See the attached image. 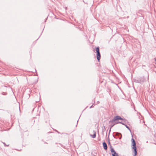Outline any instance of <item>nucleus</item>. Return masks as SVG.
Instances as JSON below:
<instances>
[{
  "instance_id": "f257e3e1",
  "label": "nucleus",
  "mask_w": 156,
  "mask_h": 156,
  "mask_svg": "<svg viewBox=\"0 0 156 156\" xmlns=\"http://www.w3.org/2000/svg\"><path fill=\"white\" fill-rule=\"evenodd\" d=\"M123 119L121 117L119 116H116L114 117L113 119L111 121H110L109 122L110 123L111 122L113 124L112 125H111L110 126V129L115 125L117 124H118V123H116V121L118 120H122Z\"/></svg>"
},
{
  "instance_id": "f03ea898",
  "label": "nucleus",
  "mask_w": 156,
  "mask_h": 156,
  "mask_svg": "<svg viewBox=\"0 0 156 156\" xmlns=\"http://www.w3.org/2000/svg\"><path fill=\"white\" fill-rule=\"evenodd\" d=\"M96 52L97 53V58L98 60L99 61L101 58V55L99 51V47H98L95 49Z\"/></svg>"
},
{
  "instance_id": "7ed1b4c3",
  "label": "nucleus",
  "mask_w": 156,
  "mask_h": 156,
  "mask_svg": "<svg viewBox=\"0 0 156 156\" xmlns=\"http://www.w3.org/2000/svg\"><path fill=\"white\" fill-rule=\"evenodd\" d=\"M144 80V76L137 78V79L135 80V81L136 82L141 84L143 83Z\"/></svg>"
},
{
  "instance_id": "20e7f679",
  "label": "nucleus",
  "mask_w": 156,
  "mask_h": 156,
  "mask_svg": "<svg viewBox=\"0 0 156 156\" xmlns=\"http://www.w3.org/2000/svg\"><path fill=\"white\" fill-rule=\"evenodd\" d=\"M110 148H111V151L112 153V156H118V154L115 152L113 148L112 147L111 145Z\"/></svg>"
},
{
  "instance_id": "39448f33",
  "label": "nucleus",
  "mask_w": 156,
  "mask_h": 156,
  "mask_svg": "<svg viewBox=\"0 0 156 156\" xmlns=\"http://www.w3.org/2000/svg\"><path fill=\"white\" fill-rule=\"evenodd\" d=\"M132 149L133 150V152L134 153V156H136L137 154L136 145L132 146Z\"/></svg>"
},
{
  "instance_id": "423d86ee",
  "label": "nucleus",
  "mask_w": 156,
  "mask_h": 156,
  "mask_svg": "<svg viewBox=\"0 0 156 156\" xmlns=\"http://www.w3.org/2000/svg\"><path fill=\"white\" fill-rule=\"evenodd\" d=\"M103 145L104 149L105 150H107L108 148V147L106 143L105 142H104L103 143Z\"/></svg>"
},
{
  "instance_id": "0eeeda50",
  "label": "nucleus",
  "mask_w": 156,
  "mask_h": 156,
  "mask_svg": "<svg viewBox=\"0 0 156 156\" xmlns=\"http://www.w3.org/2000/svg\"><path fill=\"white\" fill-rule=\"evenodd\" d=\"M131 141L132 143V146L136 145L135 141L133 138H132L131 139Z\"/></svg>"
},
{
  "instance_id": "6e6552de",
  "label": "nucleus",
  "mask_w": 156,
  "mask_h": 156,
  "mask_svg": "<svg viewBox=\"0 0 156 156\" xmlns=\"http://www.w3.org/2000/svg\"><path fill=\"white\" fill-rule=\"evenodd\" d=\"M93 132L94 133V134L93 135H91L90 136L92 137V138H95L96 137V133L94 131H93Z\"/></svg>"
},
{
  "instance_id": "1a4fd4ad",
  "label": "nucleus",
  "mask_w": 156,
  "mask_h": 156,
  "mask_svg": "<svg viewBox=\"0 0 156 156\" xmlns=\"http://www.w3.org/2000/svg\"><path fill=\"white\" fill-rule=\"evenodd\" d=\"M125 126L129 130L130 132H131V130L129 126H128L127 125H125Z\"/></svg>"
},
{
  "instance_id": "9d476101",
  "label": "nucleus",
  "mask_w": 156,
  "mask_h": 156,
  "mask_svg": "<svg viewBox=\"0 0 156 156\" xmlns=\"http://www.w3.org/2000/svg\"><path fill=\"white\" fill-rule=\"evenodd\" d=\"M2 143L3 144H4L5 147L9 146V144H8V145L6 144H5L4 142H2Z\"/></svg>"
},
{
  "instance_id": "9b49d317",
  "label": "nucleus",
  "mask_w": 156,
  "mask_h": 156,
  "mask_svg": "<svg viewBox=\"0 0 156 156\" xmlns=\"http://www.w3.org/2000/svg\"><path fill=\"white\" fill-rule=\"evenodd\" d=\"M117 123H121L123 125H124L125 126V125H126L124 123H122V122H117Z\"/></svg>"
},
{
  "instance_id": "f8f14e48",
  "label": "nucleus",
  "mask_w": 156,
  "mask_h": 156,
  "mask_svg": "<svg viewBox=\"0 0 156 156\" xmlns=\"http://www.w3.org/2000/svg\"><path fill=\"white\" fill-rule=\"evenodd\" d=\"M121 134L120 133H116V135H121Z\"/></svg>"
},
{
  "instance_id": "ddd939ff",
  "label": "nucleus",
  "mask_w": 156,
  "mask_h": 156,
  "mask_svg": "<svg viewBox=\"0 0 156 156\" xmlns=\"http://www.w3.org/2000/svg\"><path fill=\"white\" fill-rule=\"evenodd\" d=\"M93 105H94V104H93L92 105H91V106H90V108H92L93 107H94V106H93Z\"/></svg>"
},
{
  "instance_id": "4468645a",
  "label": "nucleus",
  "mask_w": 156,
  "mask_h": 156,
  "mask_svg": "<svg viewBox=\"0 0 156 156\" xmlns=\"http://www.w3.org/2000/svg\"><path fill=\"white\" fill-rule=\"evenodd\" d=\"M111 129H110H110H109V133H110V132H111Z\"/></svg>"
},
{
  "instance_id": "2eb2a0df",
  "label": "nucleus",
  "mask_w": 156,
  "mask_h": 156,
  "mask_svg": "<svg viewBox=\"0 0 156 156\" xmlns=\"http://www.w3.org/2000/svg\"><path fill=\"white\" fill-rule=\"evenodd\" d=\"M97 103H98V104L99 103V101H98L97 102Z\"/></svg>"
},
{
  "instance_id": "dca6fc26",
  "label": "nucleus",
  "mask_w": 156,
  "mask_h": 156,
  "mask_svg": "<svg viewBox=\"0 0 156 156\" xmlns=\"http://www.w3.org/2000/svg\"><path fill=\"white\" fill-rule=\"evenodd\" d=\"M108 143L109 144H110V142L109 141V142H108Z\"/></svg>"
},
{
  "instance_id": "f3484780",
  "label": "nucleus",
  "mask_w": 156,
  "mask_h": 156,
  "mask_svg": "<svg viewBox=\"0 0 156 156\" xmlns=\"http://www.w3.org/2000/svg\"><path fill=\"white\" fill-rule=\"evenodd\" d=\"M78 120H77V122H78Z\"/></svg>"
},
{
  "instance_id": "a211bd4d",
  "label": "nucleus",
  "mask_w": 156,
  "mask_h": 156,
  "mask_svg": "<svg viewBox=\"0 0 156 156\" xmlns=\"http://www.w3.org/2000/svg\"><path fill=\"white\" fill-rule=\"evenodd\" d=\"M155 61L156 62V58H155Z\"/></svg>"
},
{
  "instance_id": "6ab92c4d",
  "label": "nucleus",
  "mask_w": 156,
  "mask_h": 156,
  "mask_svg": "<svg viewBox=\"0 0 156 156\" xmlns=\"http://www.w3.org/2000/svg\"><path fill=\"white\" fill-rule=\"evenodd\" d=\"M121 138V137L119 138L120 139Z\"/></svg>"
}]
</instances>
